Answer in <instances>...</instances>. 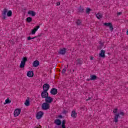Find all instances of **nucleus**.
<instances>
[{"label":"nucleus","instance_id":"12","mask_svg":"<svg viewBox=\"0 0 128 128\" xmlns=\"http://www.w3.org/2000/svg\"><path fill=\"white\" fill-rule=\"evenodd\" d=\"M38 28H40V26H37L34 28H33L31 30L32 34H36V30H38Z\"/></svg>","mask_w":128,"mask_h":128},{"label":"nucleus","instance_id":"11","mask_svg":"<svg viewBox=\"0 0 128 128\" xmlns=\"http://www.w3.org/2000/svg\"><path fill=\"white\" fill-rule=\"evenodd\" d=\"M21 110L20 108H16L14 111V116H18L20 114L21 112Z\"/></svg>","mask_w":128,"mask_h":128},{"label":"nucleus","instance_id":"30","mask_svg":"<svg viewBox=\"0 0 128 128\" xmlns=\"http://www.w3.org/2000/svg\"><path fill=\"white\" fill-rule=\"evenodd\" d=\"M66 68L67 67L65 66L64 68L62 69V72L63 74H66Z\"/></svg>","mask_w":128,"mask_h":128},{"label":"nucleus","instance_id":"45","mask_svg":"<svg viewBox=\"0 0 128 128\" xmlns=\"http://www.w3.org/2000/svg\"><path fill=\"white\" fill-rule=\"evenodd\" d=\"M74 72V70H72V72Z\"/></svg>","mask_w":128,"mask_h":128},{"label":"nucleus","instance_id":"41","mask_svg":"<svg viewBox=\"0 0 128 128\" xmlns=\"http://www.w3.org/2000/svg\"><path fill=\"white\" fill-rule=\"evenodd\" d=\"M42 34H38L37 36V38H40V36H41Z\"/></svg>","mask_w":128,"mask_h":128},{"label":"nucleus","instance_id":"18","mask_svg":"<svg viewBox=\"0 0 128 128\" xmlns=\"http://www.w3.org/2000/svg\"><path fill=\"white\" fill-rule=\"evenodd\" d=\"M41 96H42V98H46L48 97V96H46V92L44 90H43L42 92L41 93Z\"/></svg>","mask_w":128,"mask_h":128},{"label":"nucleus","instance_id":"20","mask_svg":"<svg viewBox=\"0 0 128 128\" xmlns=\"http://www.w3.org/2000/svg\"><path fill=\"white\" fill-rule=\"evenodd\" d=\"M76 62H77L76 64H82V58H80L77 60Z\"/></svg>","mask_w":128,"mask_h":128},{"label":"nucleus","instance_id":"24","mask_svg":"<svg viewBox=\"0 0 128 128\" xmlns=\"http://www.w3.org/2000/svg\"><path fill=\"white\" fill-rule=\"evenodd\" d=\"M26 22H32V17L27 18Z\"/></svg>","mask_w":128,"mask_h":128},{"label":"nucleus","instance_id":"23","mask_svg":"<svg viewBox=\"0 0 128 128\" xmlns=\"http://www.w3.org/2000/svg\"><path fill=\"white\" fill-rule=\"evenodd\" d=\"M61 128H66V120H64L62 121V124L61 125Z\"/></svg>","mask_w":128,"mask_h":128},{"label":"nucleus","instance_id":"2","mask_svg":"<svg viewBox=\"0 0 128 128\" xmlns=\"http://www.w3.org/2000/svg\"><path fill=\"white\" fill-rule=\"evenodd\" d=\"M104 24L106 26H108L111 32H112V30H114V26H112V22H105Z\"/></svg>","mask_w":128,"mask_h":128},{"label":"nucleus","instance_id":"25","mask_svg":"<svg viewBox=\"0 0 128 128\" xmlns=\"http://www.w3.org/2000/svg\"><path fill=\"white\" fill-rule=\"evenodd\" d=\"M96 16L98 20H100V18H102V14L100 13H98L96 14Z\"/></svg>","mask_w":128,"mask_h":128},{"label":"nucleus","instance_id":"36","mask_svg":"<svg viewBox=\"0 0 128 128\" xmlns=\"http://www.w3.org/2000/svg\"><path fill=\"white\" fill-rule=\"evenodd\" d=\"M120 14H122V12H118L117 13V16H120Z\"/></svg>","mask_w":128,"mask_h":128},{"label":"nucleus","instance_id":"43","mask_svg":"<svg viewBox=\"0 0 128 128\" xmlns=\"http://www.w3.org/2000/svg\"><path fill=\"white\" fill-rule=\"evenodd\" d=\"M90 60H94V57H90Z\"/></svg>","mask_w":128,"mask_h":128},{"label":"nucleus","instance_id":"47","mask_svg":"<svg viewBox=\"0 0 128 128\" xmlns=\"http://www.w3.org/2000/svg\"><path fill=\"white\" fill-rule=\"evenodd\" d=\"M68 65L67 66V68H68Z\"/></svg>","mask_w":128,"mask_h":128},{"label":"nucleus","instance_id":"16","mask_svg":"<svg viewBox=\"0 0 128 128\" xmlns=\"http://www.w3.org/2000/svg\"><path fill=\"white\" fill-rule=\"evenodd\" d=\"M71 116H72V118H76V116H78V113H76V111L72 110V112Z\"/></svg>","mask_w":128,"mask_h":128},{"label":"nucleus","instance_id":"42","mask_svg":"<svg viewBox=\"0 0 128 128\" xmlns=\"http://www.w3.org/2000/svg\"><path fill=\"white\" fill-rule=\"evenodd\" d=\"M55 128H62V126H56Z\"/></svg>","mask_w":128,"mask_h":128},{"label":"nucleus","instance_id":"39","mask_svg":"<svg viewBox=\"0 0 128 128\" xmlns=\"http://www.w3.org/2000/svg\"><path fill=\"white\" fill-rule=\"evenodd\" d=\"M56 6H60V2H56Z\"/></svg>","mask_w":128,"mask_h":128},{"label":"nucleus","instance_id":"29","mask_svg":"<svg viewBox=\"0 0 128 128\" xmlns=\"http://www.w3.org/2000/svg\"><path fill=\"white\" fill-rule=\"evenodd\" d=\"M28 61V58L24 57L22 59V62L26 64V62Z\"/></svg>","mask_w":128,"mask_h":128},{"label":"nucleus","instance_id":"19","mask_svg":"<svg viewBox=\"0 0 128 128\" xmlns=\"http://www.w3.org/2000/svg\"><path fill=\"white\" fill-rule=\"evenodd\" d=\"M118 116H120L119 114H115L114 119V121L115 122H118Z\"/></svg>","mask_w":128,"mask_h":128},{"label":"nucleus","instance_id":"28","mask_svg":"<svg viewBox=\"0 0 128 128\" xmlns=\"http://www.w3.org/2000/svg\"><path fill=\"white\" fill-rule=\"evenodd\" d=\"M26 65V63L24 62H21V63L20 64V68H24V66Z\"/></svg>","mask_w":128,"mask_h":128},{"label":"nucleus","instance_id":"27","mask_svg":"<svg viewBox=\"0 0 128 128\" xmlns=\"http://www.w3.org/2000/svg\"><path fill=\"white\" fill-rule=\"evenodd\" d=\"M38 38L37 36H34V37H33V38H31L30 36H29L28 37L27 40H34V38Z\"/></svg>","mask_w":128,"mask_h":128},{"label":"nucleus","instance_id":"37","mask_svg":"<svg viewBox=\"0 0 128 128\" xmlns=\"http://www.w3.org/2000/svg\"><path fill=\"white\" fill-rule=\"evenodd\" d=\"M120 114L121 116H124V113L122 112L120 113Z\"/></svg>","mask_w":128,"mask_h":128},{"label":"nucleus","instance_id":"5","mask_svg":"<svg viewBox=\"0 0 128 128\" xmlns=\"http://www.w3.org/2000/svg\"><path fill=\"white\" fill-rule=\"evenodd\" d=\"M42 116H44V112L40 111L36 114V118L38 120H40L42 118Z\"/></svg>","mask_w":128,"mask_h":128},{"label":"nucleus","instance_id":"9","mask_svg":"<svg viewBox=\"0 0 128 128\" xmlns=\"http://www.w3.org/2000/svg\"><path fill=\"white\" fill-rule=\"evenodd\" d=\"M50 94H52V96H56V94H58V89L56 88H52L50 91Z\"/></svg>","mask_w":128,"mask_h":128},{"label":"nucleus","instance_id":"7","mask_svg":"<svg viewBox=\"0 0 128 128\" xmlns=\"http://www.w3.org/2000/svg\"><path fill=\"white\" fill-rule=\"evenodd\" d=\"M66 48H63L62 49H60L58 52V54H62V56H64V54H66Z\"/></svg>","mask_w":128,"mask_h":128},{"label":"nucleus","instance_id":"15","mask_svg":"<svg viewBox=\"0 0 128 128\" xmlns=\"http://www.w3.org/2000/svg\"><path fill=\"white\" fill-rule=\"evenodd\" d=\"M54 124H56L57 126H60L62 124V120L60 119H56L54 120Z\"/></svg>","mask_w":128,"mask_h":128},{"label":"nucleus","instance_id":"17","mask_svg":"<svg viewBox=\"0 0 128 128\" xmlns=\"http://www.w3.org/2000/svg\"><path fill=\"white\" fill-rule=\"evenodd\" d=\"M28 14H31L32 16H34L36 14L34 10H29L28 11Z\"/></svg>","mask_w":128,"mask_h":128},{"label":"nucleus","instance_id":"35","mask_svg":"<svg viewBox=\"0 0 128 128\" xmlns=\"http://www.w3.org/2000/svg\"><path fill=\"white\" fill-rule=\"evenodd\" d=\"M63 114H68V111L64 110H63Z\"/></svg>","mask_w":128,"mask_h":128},{"label":"nucleus","instance_id":"33","mask_svg":"<svg viewBox=\"0 0 128 128\" xmlns=\"http://www.w3.org/2000/svg\"><path fill=\"white\" fill-rule=\"evenodd\" d=\"M82 22H80V20H77V21L76 22V24H77V26H80V25Z\"/></svg>","mask_w":128,"mask_h":128},{"label":"nucleus","instance_id":"38","mask_svg":"<svg viewBox=\"0 0 128 128\" xmlns=\"http://www.w3.org/2000/svg\"><path fill=\"white\" fill-rule=\"evenodd\" d=\"M45 94H46V96H49L48 92V91H45Z\"/></svg>","mask_w":128,"mask_h":128},{"label":"nucleus","instance_id":"14","mask_svg":"<svg viewBox=\"0 0 128 128\" xmlns=\"http://www.w3.org/2000/svg\"><path fill=\"white\" fill-rule=\"evenodd\" d=\"M27 76L28 78H32L34 76V71L30 70L27 72Z\"/></svg>","mask_w":128,"mask_h":128},{"label":"nucleus","instance_id":"32","mask_svg":"<svg viewBox=\"0 0 128 128\" xmlns=\"http://www.w3.org/2000/svg\"><path fill=\"white\" fill-rule=\"evenodd\" d=\"M6 104H10L12 102V100H10V98H8L6 100H5Z\"/></svg>","mask_w":128,"mask_h":128},{"label":"nucleus","instance_id":"6","mask_svg":"<svg viewBox=\"0 0 128 128\" xmlns=\"http://www.w3.org/2000/svg\"><path fill=\"white\" fill-rule=\"evenodd\" d=\"M6 14H8V9L4 8L2 12V20L6 18Z\"/></svg>","mask_w":128,"mask_h":128},{"label":"nucleus","instance_id":"10","mask_svg":"<svg viewBox=\"0 0 128 128\" xmlns=\"http://www.w3.org/2000/svg\"><path fill=\"white\" fill-rule=\"evenodd\" d=\"M106 50H101L100 53L99 54L100 58H106Z\"/></svg>","mask_w":128,"mask_h":128},{"label":"nucleus","instance_id":"4","mask_svg":"<svg viewBox=\"0 0 128 128\" xmlns=\"http://www.w3.org/2000/svg\"><path fill=\"white\" fill-rule=\"evenodd\" d=\"M45 102L47 104H52V102H54V98L50 96H47L45 98Z\"/></svg>","mask_w":128,"mask_h":128},{"label":"nucleus","instance_id":"3","mask_svg":"<svg viewBox=\"0 0 128 128\" xmlns=\"http://www.w3.org/2000/svg\"><path fill=\"white\" fill-rule=\"evenodd\" d=\"M98 80V76L96 75L91 74L90 76V78H87L86 80L87 82H90V80Z\"/></svg>","mask_w":128,"mask_h":128},{"label":"nucleus","instance_id":"21","mask_svg":"<svg viewBox=\"0 0 128 128\" xmlns=\"http://www.w3.org/2000/svg\"><path fill=\"white\" fill-rule=\"evenodd\" d=\"M24 104L26 106H30V99L28 98V99L26 100Z\"/></svg>","mask_w":128,"mask_h":128},{"label":"nucleus","instance_id":"26","mask_svg":"<svg viewBox=\"0 0 128 128\" xmlns=\"http://www.w3.org/2000/svg\"><path fill=\"white\" fill-rule=\"evenodd\" d=\"M12 10H9L8 12H7V16H12Z\"/></svg>","mask_w":128,"mask_h":128},{"label":"nucleus","instance_id":"40","mask_svg":"<svg viewBox=\"0 0 128 128\" xmlns=\"http://www.w3.org/2000/svg\"><path fill=\"white\" fill-rule=\"evenodd\" d=\"M58 118H62V115H59Z\"/></svg>","mask_w":128,"mask_h":128},{"label":"nucleus","instance_id":"22","mask_svg":"<svg viewBox=\"0 0 128 128\" xmlns=\"http://www.w3.org/2000/svg\"><path fill=\"white\" fill-rule=\"evenodd\" d=\"M78 12H84V7H82V6H80V8H78Z\"/></svg>","mask_w":128,"mask_h":128},{"label":"nucleus","instance_id":"34","mask_svg":"<svg viewBox=\"0 0 128 128\" xmlns=\"http://www.w3.org/2000/svg\"><path fill=\"white\" fill-rule=\"evenodd\" d=\"M118 108L114 109V110H113V112H114V114H116L118 112Z\"/></svg>","mask_w":128,"mask_h":128},{"label":"nucleus","instance_id":"31","mask_svg":"<svg viewBox=\"0 0 128 128\" xmlns=\"http://www.w3.org/2000/svg\"><path fill=\"white\" fill-rule=\"evenodd\" d=\"M92 9L86 8V14H90V12H92Z\"/></svg>","mask_w":128,"mask_h":128},{"label":"nucleus","instance_id":"1","mask_svg":"<svg viewBox=\"0 0 128 128\" xmlns=\"http://www.w3.org/2000/svg\"><path fill=\"white\" fill-rule=\"evenodd\" d=\"M50 106L49 104L46 103V102H44L42 105V110H50Z\"/></svg>","mask_w":128,"mask_h":128},{"label":"nucleus","instance_id":"8","mask_svg":"<svg viewBox=\"0 0 128 128\" xmlns=\"http://www.w3.org/2000/svg\"><path fill=\"white\" fill-rule=\"evenodd\" d=\"M50 86L48 84H45L43 85V90L44 92L48 91L50 90Z\"/></svg>","mask_w":128,"mask_h":128},{"label":"nucleus","instance_id":"44","mask_svg":"<svg viewBox=\"0 0 128 128\" xmlns=\"http://www.w3.org/2000/svg\"><path fill=\"white\" fill-rule=\"evenodd\" d=\"M126 34H127V36H128V29L127 32H126Z\"/></svg>","mask_w":128,"mask_h":128},{"label":"nucleus","instance_id":"13","mask_svg":"<svg viewBox=\"0 0 128 128\" xmlns=\"http://www.w3.org/2000/svg\"><path fill=\"white\" fill-rule=\"evenodd\" d=\"M40 66V61L36 60L33 62L32 66L36 68Z\"/></svg>","mask_w":128,"mask_h":128},{"label":"nucleus","instance_id":"46","mask_svg":"<svg viewBox=\"0 0 128 128\" xmlns=\"http://www.w3.org/2000/svg\"><path fill=\"white\" fill-rule=\"evenodd\" d=\"M34 128H38V127H36V126H35Z\"/></svg>","mask_w":128,"mask_h":128}]
</instances>
